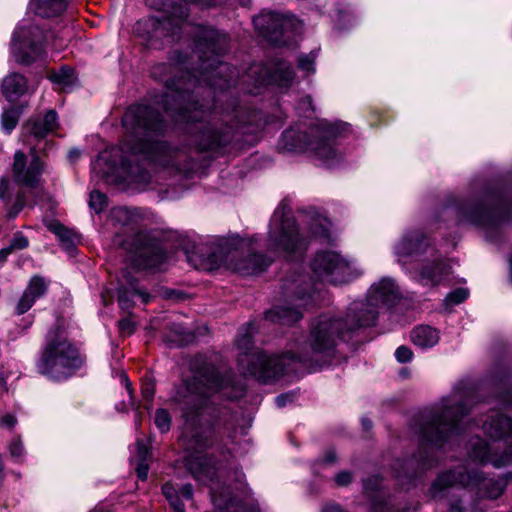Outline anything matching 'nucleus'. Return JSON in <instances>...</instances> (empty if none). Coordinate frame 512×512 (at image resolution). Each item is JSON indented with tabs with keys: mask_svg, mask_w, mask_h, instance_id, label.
Returning a JSON list of instances; mask_svg holds the SVG:
<instances>
[{
	"mask_svg": "<svg viewBox=\"0 0 512 512\" xmlns=\"http://www.w3.org/2000/svg\"><path fill=\"white\" fill-rule=\"evenodd\" d=\"M483 430L490 437L495 439H502L505 437H512V420L501 414L491 416L490 421L483 423Z\"/></svg>",
	"mask_w": 512,
	"mask_h": 512,
	"instance_id": "nucleus-26",
	"label": "nucleus"
},
{
	"mask_svg": "<svg viewBox=\"0 0 512 512\" xmlns=\"http://www.w3.org/2000/svg\"><path fill=\"white\" fill-rule=\"evenodd\" d=\"M135 296H138L143 304H147L151 300V295L138 287L137 279L129 271L124 270L118 290V303L121 309L130 310L133 306L132 298Z\"/></svg>",
	"mask_w": 512,
	"mask_h": 512,
	"instance_id": "nucleus-24",
	"label": "nucleus"
},
{
	"mask_svg": "<svg viewBox=\"0 0 512 512\" xmlns=\"http://www.w3.org/2000/svg\"><path fill=\"white\" fill-rule=\"evenodd\" d=\"M413 353L410 348L406 346H400L395 351V357L398 362L406 363L412 359Z\"/></svg>",
	"mask_w": 512,
	"mask_h": 512,
	"instance_id": "nucleus-42",
	"label": "nucleus"
},
{
	"mask_svg": "<svg viewBox=\"0 0 512 512\" xmlns=\"http://www.w3.org/2000/svg\"><path fill=\"white\" fill-rule=\"evenodd\" d=\"M148 464L147 462L139 461L136 467V473L139 479L146 480L148 476Z\"/></svg>",
	"mask_w": 512,
	"mask_h": 512,
	"instance_id": "nucleus-49",
	"label": "nucleus"
},
{
	"mask_svg": "<svg viewBox=\"0 0 512 512\" xmlns=\"http://www.w3.org/2000/svg\"><path fill=\"white\" fill-rule=\"evenodd\" d=\"M284 148L289 151H312L322 165L332 167L342 160V155L326 139L308 140L303 131L286 130L282 135Z\"/></svg>",
	"mask_w": 512,
	"mask_h": 512,
	"instance_id": "nucleus-13",
	"label": "nucleus"
},
{
	"mask_svg": "<svg viewBox=\"0 0 512 512\" xmlns=\"http://www.w3.org/2000/svg\"><path fill=\"white\" fill-rule=\"evenodd\" d=\"M171 416L170 413L163 408L156 410L154 423L161 433H166L171 428Z\"/></svg>",
	"mask_w": 512,
	"mask_h": 512,
	"instance_id": "nucleus-34",
	"label": "nucleus"
},
{
	"mask_svg": "<svg viewBox=\"0 0 512 512\" xmlns=\"http://www.w3.org/2000/svg\"><path fill=\"white\" fill-rule=\"evenodd\" d=\"M24 206V201L21 197L18 198L16 204H15V209L11 212H9V216L11 218H14L16 217V215L19 213V211L23 208Z\"/></svg>",
	"mask_w": 512,
	"mask_h": 512,
	"instance_id": "nucleus-56",
	"label": "nucleus"
},
{
	"mask_svg": "<svg viewBox=\"0 0 512 512\" xmlns=\"http://www.w3.org/2000/svg\"><path fill=\"white\" fill-rule=\"evenodd\" d=\"M174 512H185V507L183 502L181 501L179 493L175 495L173 498L168 500Z\"/></svg>",
	"mask_w": 512,
	"mask_h": 512,
	"instance_id": "nucleus-48",
	"label": "nucleus"
},
{
	"mask_svg": "<svg viewBox=\"0 0 512 512\" xmlns=\"http://www.w3.org/2000/svg\"><path fill=\"white\" fill-rule=\"evenodd\" d=\"M291 401H292L291 394H281V395L277 396L275 399L276 405L279 408L284 407L287 404V402H291Z\"/></svg>",
	"mask_w": 512,
	"mask_h": 512,
	"instance_id": "nucleus-54",
	"label": "nucleus"
},
{
	"mask_svg": "<svg viewBox=\"0 0 512 512\" xmlns=\"http://www.w3.org/2000/svg\"><path fill=\"white\" fill-rule=\"evenodd\" d=\"M362 424H363L364 429H366V430H369L372 427V422L367 418L362 419Z\"/></svg>",
	"mask_w": 512,
	"mask_h": 512,
	"instance_id": "nucleus-63",
	"label": "nucleus"
},
{
	"mask_svg": "<svg viewBox=\"0 0 512 512\" xmlns=\"http://www.w3.org/2000/svg\"><path fill=\"white\" fill-rule=\"evenodd\" d=\"M352 473L349 471H341L335 476V482L338 486H347L352 481Z\"/></svg>",
	"mask_w": 512,
	"mask_h": 512,
	"instance_id": "nucleus-44",
	"label": "nucleus"
},
{
	"mask_svg": "<svg viewBox=\"0 0 512 512\" xmlns=\"http://www.w3.org/2000/svg\"><path fill=\"white\" fill-rule=\"evenodd\" d=\"M398 299L394 281L383 278L371 286L365 301L352 302L344 316L325 313L315 317L305 340L283 354L286 373L296 372L298 366L315 370L330 365L346 334L374 325L380 306H392Z\"/></svg>",
	"mask_w": 512,
	"mask_h": 512,
	"instance_id": "nucleus-1",
	"label": "nucleus"
},
{
	"mask_svg": "<svg viewBox=\"0 0 512 512\" xmlns=\"http://www.w3.org/2000/svg\"><path fill=\"white\" fill-rule=\"evenodd\" d=\"M27 90V80L19 73L7 75L2 82V93L8 101L21 97Z\"/></svg>",
	"mask_w": 512,
	"mask_h": 512,
	"instance_id": "nucleus-27",
	"label": "nucleus"
},
{
	"mask_svg": "<svg viewBox=\"0 0 512 512\" xmlns=\"http://www.w3.org/2000/svg\"><path fill=\"white\" fill-rule=\"evenodd\" d=\"M226 383L214 365L205 364L177 391L175 401L181 405L184 418L180 441L187 451L202 452L213 445V432L201 426L200 411L210 395L222 390Z\"/></svg>",
	"mask_w": 512,
	"mask_h": 512,
	"instance_id": "nucleus-4",
	"label": "nucleus"
},
{
	"mask_svg": "<svg viewBox=\"0 0 512 512\" xmlns=\"http://www.w3.org/2000/svg\"><path fill=\"white\" fill-rule=\"evenodd\" d=\"M82 365L77 348L59 329L50 330L36 363L43 376L60 381L72 376Z\"/></svg>",
	"mask_w": 512,
	"mask_h": 512,
	"instance_id": "nucleus-7",
	"label": "nucleus"
},
{
	"mask_svg": "<svg viewBox=\"0 0 512 512\" xmlns=\"http://www.w3.org/2000/svg\"><path fill=\"white\" fill-rule=\"evenodd\" d=\"M0 424L4 427L12 428L16 424V418L11 414H7L0 419Z\"/></svg>",
	"mask_w": 512,
	"mask_h": 512,
	"instance_id": "nucleus-53",
	"label": "nucleus"
},
{
	"mask_svg": "<svg viewBox=\"0 0 512 512\" xmlns=\"http://www.w3.org/2000/svg\"><path fill=\"white\" fill-rule=\"evenodd\" d=\"M121 380L125 384V387H126L128 393H129V396H130V399H131V404H132L133 408L134 409H138V407H135V403L133 401V395H132L133 394V390H132L131 383H130L127 375L122 373L121 374Z\"/></svg>",
	"mask_w": 512,
	"mask_h": 512,
	"instance_id": "nucleus-52",
	"label": "nucleus"
},
{
	"mask_svg": "<svg viewBox=\"0 0 512 512\" xmlns=\"http://www.w3.org/2000/svg\"><path fill=\"white\" fill-rule=\"evenodd\" d=\"M326 220L323 218H317L315 224L310 226L311 233L315 237H327L328 231L325 225Z\"/></svg>",
	"mask_w": 512,
	"mask_h": 512,
	"instance_id": "nucleus-40",
	"label": "nucleus"
},
{
	"mask_svg": "<svg viewBox=\"0 0 512 512\" xmlns=\"http://www.w3.org/2000/svg\"><path fill=\"white\" fill-rule=\"evenodd\" d=\"M150 450L149 448L142 442L137 441L136 443V455L139 461L147 462L148 458L150 457Z\"/></svg>",
	"mask_w": 512,
	"mask_h": 512,
	"instance_id": "nucleus-43",
	"label": "nucleus"
},
{
	"mask_svg": "<svg viewBox=\"0 0 512 512\" xmlns=\"http://www.w3.org/2000/svg\"><path fill=\"white\" fill-rule=\"evenodd\" d=\"M222 120L221 127H218V113H211V120L206 123L200 131L194 136V142L198 150H216L227 145L233 136L232 127H227V122L231 119L226 114Z\"/></svg>",
	"mask_w": 512,
	"mask_h": 512,
	"instance_id": "nucleus-19",
	"label": "nucleus"
},
{
	"mask_svg": "<svg viewBox=\"0 0 512 512\" xmlns=\"http://www.w3.org/2000/svg\"><path fill=\"white\" fill-rule=\"evenodd\" d=\"M394 255L403 267L425 261L424 256H438V250L430 239L420 230L405 232L394 245Z\"/></svg>",
	"mask_w": 512,
	"mask_h": 512,
	"instance_id": "nucleus-14",
	"label": "nucleus"
},
{
	"mask_svg": "<svg viewBox=\"0 0 512 512\" xmlns=\"http://www.w3.org/2000/svg\"><path fill=\"white\" fill-rule=\"evenodd\" d=\"M80 157V151L78 149H72L68 153V158L71 162L76 161Z\"/></svg>",
	"mask_w": 512,
	"mask_h": 512,
	"instance_id": "nucleus-58",
	"label": "nucleus"
},
{
	"mask_svg": "<svg viewBox=\"0 0 512 512\" xmlns=\"http://www.w3.org/2000/svg\"><path fill=\"white\" fill-rule=\"evenodd\" d=\"M305 246L290 207L281 203L274 211L267 238V250L275 254L290 255Z\"/></svg>",
	"mask_w": 512,
	"mask_h": 512,
	"instance_id": "nucleus-11",
	"label": "nucleus"
},
{
	"mask_svg": "<svg viewBox=\"0 0 512 512\" xmlns=\"http://www.w3.org/2000/svg\"><path fill=\"white\" fill-rule=\"evenodd\" d=\"M123 246L131 254L132 266L139 270L158 269L167 258L162 244L142 232L126 239Z\"/></svg>",
	"mask_w": 512,
	"mask_h": 512,
	"instance_id": "nucleus-12",
	"label": "nucleus"
},
{
	"mask_svg": "<svg viewBox=\"0 0 512 512\" xmlns=\"http://www.w3.org/2000/svg\"><path fill=\"white\" fill-rule=\"evenodd\" d=\"M36 300L37 299L34 296H32L27 291H24L16 305V313L18 315L26 313L33 306Z\"/></svg>",
	"mask_w": 512,
	"mask_h": 512,
	"instance_id": "nucleus-36",
	"label": "nucleus"
},
{
	"mask_svg": "<svg viewBox=\"0 0 512 512\" xmlns=\"http://www.w3.org/2000/svg\"><path fill=\"white\" fill-rule=\"evenodd\" d=\"M7 379H8V375H6L4 372L0 371V383L5 390H7V387H6Z\"/></svg>",
	"mask_w": 512,
	"mask_h": 512,
	"instance_id": "nucleus-62",
	"label": "nucleus"
},
{
	"mask_svg": "<svg viewBox=\"0 0 512 512\" xmlns=\"http://www.w3.org/2000/svg\"><path fill=\"white\" fill-rule=\"evenodd\" d=\"M316 54L311 52L307 55H301L298 58V67L299 69L306 72H314V62H315Z\"/></svg>",
	"mask_w": 512,
	"mask_h": 512,
	"instance_id": "nucleus-39",
	"label": "nucleus"
},
{
	"mask_svg": "<svg viewBox=\"0 0 512 512\" xmlns=\"http://www.w3.org/2000/svg\"><path fill=\"white\" fill-rule=\"evenodd\" d=\"M336 461V455L333 451H329L327 452L325 458H324V462L326 463H334Z\"/></svg>",
	"mask_w": 512,
	"mask_h": 512,
	"instance_id": "nucleus-60",
	"label": "nucleus"
},
{
	"mask_svg": "<svg viewBox=\"0 0 512 512\" xmlns=\"http://www.w3.org/2000/svg\"><path fill=\"white\" fill-rule=\"evenodd\" d=\"M68 0H31L35 13L41 17H54L65 11Z\"/></svg>",
	"mask_w": 512,
	"mask_h": 512,
	"instance_id": "nucleus-29",
	"label": "nucleus"
},
{
	"mask_svg": "<svg viewBox=\"0 0 512 512\" xmlns=\"http://www.w3.org/2000/svg\"><path fill=\"white\" fill-rule=\"evenodd\" d=\"M286 289L292 292L295 297V301L298 303L295 307H275L266 312V319L272 322H279L281 324H294L302 318V312L300 308L305 307L308 303V299L311 298V289L308 284H305L304 280H293L287 285Z\"/></svg>",
	"mask_w": 512,
	"mask_h": 512,
	"instance_id": "nucleus-18",
	"label": "nucleus"
},
{
	"mask_svg": "<svg viewBox=\"0 0 512 512\" xmlns=\"http://www.w3.org/2000/svg\"><path fill=\"white\" fill-rule=\"evenodd\" d=\"M470 401V393L455 390L443 398L432 412L422 416L417 432L424 451H420L417 457L410 460V465L417 462L420 470L430 469L435 465L436 462L430 455L432 447H442L463 430L462 419L469 412L467 405Z\"/></svg>",
	"mask_w": 512,
	"mask_h": 512,
	"instance_id": "nucleus-5",
	"label": "nucleus"
},
{
	"mask_svg": "<svg viewBox=\"0 0 512 512\" xmlns=\"http://www.w3.org/2000/svg\"><path fill=\"white\" fill-rule=\"evenodd\" d=\"M44 35L37 26L19 25L12 37L11 49L16 61L29 65L42 56Z\"/></svg>",
	"mask_w": 512,
	"mask_h": 512,
	"instance_id": "nucleus-16",
	"label": "nucleus"
},
{
	"mask_svg": "<svg viewBox=\"0 0 512 512\" xmlns=\"http://www.w3.org/2000/svg\"><path fill=\"white\" fill-rule=\"evenodd\" d=\"M253 23L259 33L275 45L285 44L283 35L296 32L302 27V23L293 15L270 11L262 12L254 17Z\"/></svg>",
	"mask_w": 512,
	"mask_h": 512,
	"instance_id": "nucleus-17",
	"label": "nucleus"
},
{
	"mask_svg": "<svg viewBox=\"0 0 512 512\" xmlns=\"http://www.w3.org/2000/svg\"><path fill=\"white\" fill-rule=\"evenodd\" d=\"M49 79L63 90L70 89L75 82L74 69L68 66L62 67L59 71L53 72Z\"/></svg>",
	"mask_w": 512,
	"mask_h": 512,
	"instance_id": "nucleus-31",
	"label": "nucleus"
},
{
	"mask_svg": "<svg viewBox=\"0 0 512 512\" xmlns=\"http://www.w3.org/2000/svg\"><path fill=\"white\" fill-rule=\"evenodd\" d=\"M411 341L418 347L426 349L435 346L440 339L439 331L429 325H419L411 331Z\"/></svg>",
	"mask_w": 512,
	"mask_h": 512,
	"instance_id": "nucleus-28",
	"label": "nucleus"
},
{
	"mask_svg": "<svg viewBox=\"0 0 512 512\" xmlns=\"http://www.w3.org/2000/svg\"><path fill=\"white\" fill-rule=\"evenodd\" d=\"M21 110L16 107L4 109L1 115V127L6 133H10L17 125Z\"/></svg>",
	"mask_w": 512,
	"mask_h": 512,
	"instance_id": "nucleus-32",
	"label": "nucleus"
},
{
	"mask_svg": "<svg viewBox=\"0 0 512 512\" xmlns=\"http://www.w3.org/2000/svg\"><path fill=\"white\" fill-rule=\"evenodd\" d=\"M444 210L454 214L458 223L474 225L494 241L510 217L511 204L497 193L485 192L456 206L448 205Z\"/></svg>",
	"mask_w": 512,
	"mask_h": 512,
	"instance_id": "nucleus-6",
	"label": "nucleus"
},
{
	"mask_svg": "<svg viewBox=\"0 0 512 512\" xmlns=\"http://www.w3.org/2000/svg\"><path fill=\"white\" fill-rule=\"evenodd\" d=\"M298 109L302 110L303 112H306L307 110L313 111L314 108H313V105H312L311 97L310 96H306L305 98H303L300 101V103H299Z\"/></svg>",
	"mask_w": 512,
	"mask_h": 512,
	"instance_id": "nucleus-51",
	"label": "nucleus"
},
{
	"mask_svg": "<svg viewBox=\"0 0 512 512\" xmlns=\"http://www.w3.org/2000/svg\"><path fill=\"white\" fill-rule=\"evenodd\" d=\"M469 291L466 288H457L450 292L445 298V305L452 306L462 303L467 299Z\"/></svg>",
	"mask_w": 512,
	"mask_h": 512,
	"instance_id": "nucleus-35",
	"label": "nucleus"
},
{
	"mask_svg": "<svg viewBox=\"0 0 512 512\" xmlns=\"http://www.w3.org/2000/svg\"><path fill=\"white\" fill-rule=\"evenodd\" d=\"M122 124L128 133L127 138L119 147L100 153L96 164L101 165L102 162L110 161L111 172L122 169L127 172V180L130 183L147 185L150 174L138 164L131 165L128 154H142L147 158H153L155 152L164 146L159 137L164 134L166 125L157 111L141 104L127 109Z\"/></svg>",
	"mask_w": 512,
	"mask_h": 512,
	"instance_id": "nucleus-3",
	"label": "nucleus"
},
{
	"mask_svg": "<svg viewBox=\"0 0 512 512\" xmlns=\"http://www.w3.org/2000/svg\"><path fill=\"white\" fill-rule=\"evenodd\" d=\"M425 261H417L413 269L407 268L408 272L413 274V278L423 286L435 287L442 284L451 273L449 263L442 257L438 251L437 258L424 256Z\"/></svg>",
	"mask_w": 512,
	"mask_h": 512,
	"instance_id": "nucleus-20",
	"label": "nucleus"
},
{
	"mask_svg": "<svg viewBox=\"0 0 512 512\" xmlns=\"http://www.w3.org/2000/svg\"><path fill=\"white\" fill-rule=\"evenodd\" d=\"M322 512H342V510L338 505L330 504L324 507Z\"/></svg>",
	"mask_w": 512,
	"mask_h": 512,
	"instance_id": "nucleus-59",
	"label": "nucleus"
},
{
	"mask_svg": "<svg viewBox=\"0 0 512 512\" xmlns=\"http://www.w3.org/2000/svg\"><path fill=\"white\" fill-rule=\"evenodd\" d=\"M499 449V445H488L483 439L473 438L470 441L469 457L482 464L491 463L495 468L512 463V446H507L500 456L497 454Z\"/></svg>",
	"mask_w": 512,
	"mask_h": 512,
	"instance_id": "nucleus-22",
	"label": "nucleus"
},
{
	"mask_svg": "<svg viewBox=\"0 0 512 512\" xmlns=\"http://www.w3.org/2000/svg\"><path fill=\"white\" fill-rule=\"evenodd\" d=\"M119 329L122 333L130 335L134 332V324L129 318L121 319L118 323Z\"/></svg>",
	"mask_w": 512,
	"mask_h": 512,
	"instance_id": "nucleus-46",
	"label": "nucleus"
},
{
	"mask_svg": "<svg viewBox=\"0 0 512 512\" xmlns=\"http://www.w3.org/2000/svg\"><path fill=\"white\" fill-rule=\"evenodd\" d=\"M10 454L12 457L19 459L23 455V446L20 441H13L9 447Z\"/></svg>",
	"mask_w": 512,
	"mask_h": 512,
	"instance_id": "nucleus-47",
	"label": "nucleus"
},
{
	"mask_svg": "<svg viewBox=\"0 0 512 512\" xmlns=\"http://www.w3.org/2000/svg\"><path fill=\"white\" fill-rule=\"evenodd\" d=\"M507 481L486 478L477 470L459 467L438 475L431 484L428 495L432 499L444 498L448 490L456 485L474 489L480 497L496 499L504 491Z\"/></svg>",
	"mask_w": 512,
	"mask_h": 512,
	"instance_id": "nucleus-9",
	"label": "nucleus"
},
{
	"mask_svg": "<svg viewBox=\"0 0 512 512\" xmlns=\"http://www.w3.org/2000/svg\"><path fill=\"white\" fill-rule=\"evenodd\" d=\"M507 480L512 481V473H509V474L507 475Z\"/></svg>",
	"mask_w": 512,
	"mask_h": 512,
	"instance_id": "nucleus-64",
	"label": "nucleus"
},
{
	"mask_svg": "<svg viewBox=\"0 0 512 512\" xmlns=\"http://www.w3.org/2000/svg\"><path fill=\"white\" fill-rule=\"evenodd\" d=\"M348 128V124H329L325 130L326 133L337 136L340 135L342 132L346 131Z\"/></svg>",
	"mask_w": 512,
	"mask_h": 512,
	"instance_id": "nucleus-45",
	"label": "nucleus"
},
{
	"mask_svg": "<svg viewBox=\"0 0 512 512\" xmlns=\"http://www.w3.org/2000/svg\"><path fill=\"white\" fill-rule=\"evenodd\" d=\"M11 252L9 251V249L7 247H4L0 250V263L4 262L6 260V258L8 257V255H10Z\"/></svg>",
	"mask_w": 512,
	"mask_h": 512,
	"instance_id": "nucleus-61",
	"label": "nucleus"
},
{
	"mask_svg": "<svg viewBox=\"0 0 512 512\" xmlns=\"http://www.w3.org/2000/svg\"><path fill=\"white\" fill-rule=\"evenodd\" d=\"M237 347L243 350L238 359L242 373L256 380L267 383L286 373V362L282 355H267L261 350L249 352L252 337L249 331L241 334L236 340Z\"/></svg>",
	"mask_w": 512,
	"mask_h": 512,
	"instance_id": "nucleus-10",
	"label": "nucleus"
},
{
	"mask_svg": "<svg viewBox=\"0 0 512 512\" xmlns=\"http://www.w3.org/2000/svg\"><path fill=\"white\" fill-rule=\"evenodd\" d=\"M311 268L319 280L333 284L346 283L355 277L350 262L333 251L317 253Z\"/></svg>",
	"mask_w": 512,
	"mask_h": 512,
	"instance_id": "nucleus-15",
	"label": "nucleus"
},
{
	"mask_svg": "<svg viewBox=\"0 0 512 512\" xmlns=\"http://www.w3.org/2000/svg\"><path fill=\"white\" fill-rule=\"evenodd\" d=\"M47 228L58 237L63 249L69 253H72L75 250L78 240V235L76 233L67 229L58 221H50L47 224Z\"/></svg>",
	"mask_w": 512,
	"mask_h": 512,
	"instance_id": "nucleus-30",
	"label": "nucleus"
},
{
	"mask_svg": "<svg viewBox=\"0 0 512 512\" xmlns=\"http://www.w3.org/2000/svg\"><path fill=\"white\" fill-rule=\"evenodd\" d=\"M179 494H181L182 497L189 500L192 499L193 496V487L191 484H185L181 487Z\"/></svg>",
	"mask_w": 512,
	"mask_h": 512,
	"instance_id": "nucleus-55",
	"label": "nucleus"
},
{
	"mask_svg": "<svg viewBox=\"0 0 512 512\" xmlns=\"http://www.w3.org/2000/svg\"><path fill=\"white\" fill-rule=\"evenodd\" d=\"M272 260L257 253H250L246 241L237 237L218 240L207 256L205 268L225 266L243 275H252L265 270Z\"/></svg>",
	"mask_w": 512,
	"mask_h": 512,
	"instance_id": "nucleus-8",
	"label": "nucleus"
},
{
	"mask_svg": "<svg viewBox=\"0 0 512 512\" xmlns=\"http://www.w3.org/2000/svg\"><path fill=\"white\" fill-rule=\"evenodd\" d=\"M29 245V241L27 237H25L21 232H17L13 235L9 245L7 248L12 253L17 250H22L27 248Z\"/></svg>",
	"mask_w": 512,
	"mask_h": 512,
	"instance_id": "nucleus-38",
	"label": "nucleus"
},
{
	"mask_svg": "<svg viewBox=\"0 0 512 512\" xmlns=\"http://www.w3.org/2000/svg\"><path fill=\"white\" fill-rule=\"evenodd\" d=\"M9 188V181L7 179H0V198H4Z\"/></svg>",
	"mask_w": 512,
	"mask_h": 512,
	"instance_id": "nucleus-57",
	"label": "nucleus"
},
{
	"mask_svg": "<svg viewBox=\"0 0 512 512\" xmlns=\"http://www.w3.org/2000/svg\"><path fill=\"white\" fill-rule=\"evenodd\" d=\"M106 201L107 197L105 194L100 191L91 192L89 205L95 212H102L106 206Z\"/></svg>",
	"mask_w": 512,
	"mask_h": 512,
	"instance_id": "nucleus-37",
	"label": "nucleus"
},
{
	"mask_svg": "<svg viewBox=\"0 0 512 512\" xmlns=\"http://www.w3.org/2000/svg\"><path fill=\"white\" fill-rule=\"evenodd\" d=\"M194 36L195 50L202 68L199 76L187 73L177 80L169 81L165 76L171 72L170 65L157 64L151 70V75L164 81L166 88V92L155 103L161 105L166 112L176 110V120L187 123L202 121L209 111L204 104H198L190 87L205 83L213 89L225 90L234 83L232 75L223 77L230 70L229 65L217 58L227 50L228 36L208 27H197Z\"/></svg>",
	"mask_w": 512,
	"mask_h": 512,
	"instance_id": "nucleus-2",
	"label": "nucleus"
},
{
	"mask_svg": "<svg viewBox=\"0 0 512 512\" xmlns=\"http://www.w3.org/2000/svg\"><path fill=\"white\" fill-rule=\"evenodd\" d=\"M58 126L57 113L49 110L44 116H36L28 120L23 126V135H30L42 139L53 132Z\"/></svg>",
	"mask_w": 512,
	"mask_h": 512,
	"instance_id": "nucleus-25",
	"label": "nucleus"
},
{
	"mask_svg": "<svg viewBox=\"0 0 512 512\" xmlns=\"http://www.w3.org/2000/svg\"><path fill=\"white\" fill-rule=\"evenodd\" d=\"M142 396L148 402L153 400L155 394V383L152 379L146 378L142 383Z\"/></svg>",
	"mask_w": 512,
	"mask_h": 512,
	"instance_id": "nucleus-41",
	"label": "nucleus"
},
{
	"mask_svg": "<svg viewBox=\"0 0 512 512\" xmlns=\"http://www.w3.org/2000/svg\"><path fill=\"white\" fill-rule=\"evenodd\" d=\"M31 161L26 165V155L22 151L15 152L13 163V175L17 183L27 187H36L40 176L44 171V163L36 154L35 148H31Z\"/></svg>",
	"mask_w": 512,
	"mask_h": 512,
	"instance_id": "nucleus-21",
	"label": "nucleus"
},
{
	"mask_svg": "<svg viewBox=\"0 0 512 512\" xmlns=\"http://www.w3.org/2000/svg\"><path fill=\"white\" fill-rule=\"evenodd\" d=\"M250 73L251 75L258 74L255 80L257 87L267 82H273L280 87H287L294 79V71L291 65L284 60H276L269 67L253 66Z\"/></svg>",
	"mask_w": 512,
	"mask_h": 512,
	"instance_id": "nucleus-23",
	"label": "nucleus"
},
{
	"mask_svg": "<svg viewBox=\"0 0 512 512\" xmlns=\"http://www.w3.org/2000/svg\"><path fill=\"white\" fill-rule=\"evenodd\" d=\"M163 494L169 500L179 493V491L170 483H166L162 487Z\"/></svg>",
	"mask_w": 512,
	"mask_h": 512,
	"instance_id": "nucleus-50",
	"label": "nucleus"
},
{
	"mask_svg": "<svg viewBox=\"0 0 512 512\" xmlns=\"http://www.w3.org/2000/svg\"><path fill=\"white\" fill-rule=\"evenodd\" d=\"M48 288V282L41 276H33L25 291L30 293L32 296H34L36 299L42 297Z\"/></svg>",
	"mask_w": 512,
	"mask_h": 512,
	"instance_id": "nucleus-33",
	"label": "nucleus"
}]
</instances>
